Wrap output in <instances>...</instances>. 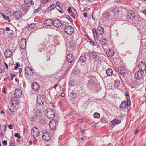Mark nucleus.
<instances>
[{
  "label": "nucleus",
  "instance_id": "f257e3e1",
  "mask_svg": "<svg viewBox=\"0 0 146 146\" xmlns=\"http://www.w3.org/2000/svg\"><path fill=\"white\" fill-rule=\"evenodd\" d=\"M92 31L95 39L97 38V35H102L104 33V29L101 26H98L96 30L95 29H93Z\"/></svg>",
  "mask_w": 146,
  "mask_h": 146
},
{
  "label": "nucleus",
  "instance_id": "f03ea898",
  "mask_svg": "<svg viewBox=\"0 0 146 146\" xmlns=\"http://www.w3.org/2000/svg\"><path fill=\"white\" fill-rule=\"evenodd\" d=\"M46 116L49 118H52L55 116V113L54 111L50 109H48L45 111Z\"/></svg>",
  "mask_w": 146,
  "mask_h": 146
},
{
  "label": "nucleus",
  "instance_id": "7ed1b4c3",
  "mask_svg": "<svg viewBox=\"0 0 146 146\" xmlns=\"http://www.w3.org/2000/svg\"><path fill=\"white\" fill-rule=\"evenodd\" d=\"M130 105V101H129V99H128L127 101L125 100L121 102L120 106V108L122 110H124L126 108L127 106L129 107Z\"/></svg>",
  "mask_w": 146,
  "mask_h": 146
},
{
  "label": "nucleus",
  "instance_id": "20e7f679",
  "mask_svg": "<svg viewBox=\"0 0 146 146\" xmlns=\"http://www.w3.org/2000/svg\"><path fill=\"white\" fill-rule=\"evenodd\" d=\"M44 100L45 98L43 95H40L37 96L36 102L38 105L43 104Z\"/></svg>",
  "mask_w": 146,
  "mask_h": 146
},
{
  "label": "nucleus",
  "instance_id": "39448f33",
  "mask_svg": "<svg viewBox=\"0 0 146 146\" xmlns=\"http://www.w3.org/2000/svg\"><path fill=\"white\" fill-rule=\"evenodd\" d=\"M13 18L15 19L18 20L21 18L22 16V13L21 11L16 10L13 13Z\"/></svg>",
  "mask_w": 146,
  "mask_h": 146
},
{
  "label": "nucleus",
  "instance_id": "423d86ee",
  "mask_svg": "<svg viewBox=\"0 0 146 146\" xmlns=\"http://www.w3.org/2000/svg\"><path fill=\"white\" fill-rule=\"evenodd\" d=\"M58 123L57 120H52L49 122V127L50 129L52 130H55L56 126Z\"/></svg>",
  "mask_w": 146,
  "mask_h": 146
},
{
  "label": "nucleus",
  "instance_id": "0eeeda50",
  "mask_svg": "<svg viewBox=\"0 0 146 146\" xmlns=\"http://www.w3.org/2000/svg\"><path fill=\"white\" fill-rule=\"evenodd\" d=\"M31 133L34 137H36L39 135L40 131L36 127H33L31 131Z\"/></svg>",
  "mask_w": 146,
  "mask_h": 146
},
{
  "label": "nucleus",
  "instance_id": "6e6552de",
  "mask_svg": "<svg viewBox=\"0 0 146 146\" xmlns=\"http://www.w3.org/2000/svg\"><path fill=\"white\" fill-rule=\"evenodd\" d=\"M65 32L67 35L71 34L74 31V29L73 27L70 26H66L64 29Z\"/></svg>",
  "mask_w": 146,
  "mask_h": 146
},
{
  "label": "nucleus",
  "instance_id": "1a4fd4ad",
  "mask_svg": "<svg viewBox=\"0 0 146 146\" xmlns=\"http://www.w3.org/2000/svg\"><path fill=\"white\" fill-rule=\"evenodd\" d=\"M71 66V64H68L67 63L65 62L64 63L62 64V68L63 70H64V74L66 73V72Z\"/></svg>",
  "mask_w": 146,
  "mask_h": 146
},
{
  "label": "nucleus",
  "instance_id": "9d476101",
  "mask_svg": "<svg viewBox=\"0 0 146 146\" xmlns=\"http://www.w3.org/2000/svg\"><path fill=\"white\" fill-rule=\"evenodd\" d=\"M51 137V134L47 132H44L42 135L43 140L45 141H48L50 139Z\"/></svg>",
  "mask_w": 146,
  "mask_h": 146
},
{
  "label": "nucleus",
  "instance_id": "9b49d317",
  "mask_svg": "<svg viewBox=\"0 0 146 146\" xmlns=\"http://www.w3.org/2000/svg\"><path fill=\"white\" fill-rule=\"evenodd\" d=\"M25 70V74L27 76H31L33 74V72L32 69L29 67H26Z\"/></svg>",
  "mask_w": 146,
  "mask_h": 146
},
{
  "label": "nucleus",
  "instance_id": "f8f14e48",
  "mask_svg": "<svg viewBox=\"0 0 146 146\" xmlns=\"http://www.w3.org/2000/svg\"><path fill=\"white\" fill-rule=\"evenodd\" d=\"M127 15L128 17L131 19H133L135 17V14L134 12L132 10L127 11Z\"/></svg>",
  "mask_w": 146,
  "mask_h": 146
},
{
  "label": "nucleus",
  "instance_id": "ddd939ff",
  "mask_svg": "<svg viewBox=\"0 0 146 146\" xmlns=\"http://www.w3.org/2000/svg\"><path fill=\"white\" fill-rule=\"evenodd\" d=\"M138 67L140 71L143 72L146 68V64L144 62H140L139 63Z\"/></svg>",
  "mask_w": 146,
  "mask_h": 146
},
{
  "label": "nucleus",
  "instance_id": "4468645a",
  "mask_svg": "<svg viewBox=\"0 0 146 146\" xmlns=\"http://www.w3.org/2000/svg\"><path fill=\"white\" fill-rule=\"evenodd\" d=\"M10 102L12 106L15 107L18 104V100L15 97H13L11 98Z\"/></svg>",
  "mask_w": 146,
  "mask_h": 146
},
{
  "label": "nucleus",
  "instance_id": "2eb2a0df",
  "mask_svg": "<svg viewBox=\"0 0 146 146\" xmlns=\"http://www.w3.org/2000/svg\"><path fill=\"white\" fill-rule=\"evenodd\" d=\"M143 72L139 70L135 73V76L137 80H140L142 78L143 76Z\"/></svg>",
  "mask_w": 146,
  "mask_h": 146
},
{
  "label": "nucleus",
  "instance_id": "dca6fc26",
  "mask_svg": "<svg viewBox=\"0 0 146 146\" xmlns=\"http://www.w3.org/2000/svg\"><path fill=\"white\" fill-rule=\"evenodd\" d=\"M68 95L70 100L74 101V99L76 98V93H74L73 91H71L68 92Z\"/></svg>",
  "mask_w": 146,
  "mask_h": 146
},
{
  "label": "nucleus",
  "instance_id": "f3484780",
  "mask_svg": "<svg viewBox=\"0 0 146 146\" xmlns=\"http://www.w3.org/2000/svg\"><path fill=\"white\" fill-rule=\"evenodd\" d=\"M52 24L55 27H59L61 26L62 23L60 20L59 19H57L55 20L53 22Z\"/></svg>",
  "mask_w": 146,
  "mask_h": 146
},
{
  "label": "nucleus",
  "instance_id": "a211bd4d",
  "mask_svg": "<svg viewBox=\"0 0 146 146\" xmlns=\"http://www.w3.org/2000/svg\"><path fill=\"white\" fill-rule=\"evenodd\" d=\"M30 5L27 4L25 3L23 4L21 6V8L23 11L25 12L26 13L29 9Z\"/></svg>",
  "mask_w": 146,
  "mask_h": 146
},
{
  "label": "nucleus",
  "instance_id": "6ab92c4d",
  "mask_svg": "<svg viewBox=\"0 0 146 146\" xmlns=\"http://www.w3.org/2000/svg\"><path fill=\"white\" fill-rule=\"evenodd\" d=\"M26 40L25 38L22 39L21 41L20 47L22 49H24L26 47Z\"/></svg>",
  "mask_w": 146,
  "mask_h": 146
},
{
  "label": "nucleus",
  "instance_id": "aec40b11",
  "mask_svg": "<svg viewBox=\"0 0 146 146\" xmlns=\"http://www.w3.org/2000/svg\"><path fill=\"white\" fill-rule=\"evenodd\" d=\"M96 79H90L88 80L87 83L88 86L89 87L90 86H95L96 84L95 83V80Z\"/></svg>",
  "mask_w": 146,
  "mask_h": 146
},
{
  "label": "nucleus",
  "instance_id": "412c9836",
  "mask_svg": "<svg viewBox=\"0 0 146 146\" xmlns=\"http://www.w3.org/2000/svg\"><path fill=\"white\" fill-rule=\"evenodd\" d=\"M14 94L16 97H19L21 96L22 91L19 89H16L15 90Z\"/></svg>",
  "mask_w": 146,
  "mask_h": 146
},
{
  "label": "nucleus",
  "instance_id": "4be33fe9",
  "mask_svg": "<svg viewBox=\"0 0 146 146\" xmlns=\"http://www.w3.org/2000/svg\"><path fill=\"white\" fill-rule=\"evenodd\" d=\"M32 88L34 90L37 91L39 90V85L37 83L34 82L32 85Z\"/></svg>",
  "mask_w": 146,
  "mask_h": 146
},
{
  "label": "nucleus",
  "instance_id": "5701e85b",
  "mask_svg": "<svg viewBox=\"0 0 146 146\" xmlns=\"http://www.w3.org/2000/svg\"><path fill=\"white\" fill-rule=\"evenodd\" d=\"M44 23L45 25L50 26L52 25L53 21L50 19H48L44 21Z\"/></svg>",
  "mask_w": 146,
  "mask_h": 146
},
{
  "label": "nucleus",
  "instance_id": "b1692460",
  "mask_svg": "<svg viewBox=\"0 0 146 146\" xmlns=\"http://www.w3.org/2000/svg\"><path fill=\"white\" fill-rule=\"evenodd\" d=\"M73 55L70 54H68L67 56V61L68 63H71L73 60Z\"/></svg>",
  "mask_w": 146,
  "mask_h": 146
},
{
  "label": "nucleus",
  "instance_id": "393cba45",
  "mask_svg": "<svg viewBox=\"0 0 146 146\" xmlns=\"http://www.w3.org/2000/svg\"><path fill=\"white\" fill-rule=\"evenodd\" d=\"M106 54L108 57H111L114 55V51L112 50H108L106 51Z\"/></svg>",
  "mask_w": 146,
  "mask_h": 146
},
{
  "label": "nucleus",
  "instance_id": "a878e982",
  "mask_svg": "<svg viewBox=\"0 0 146 146\" xmlns=\"http://www.w3.org/2000/svg\"><path fill=\"white\" fill-rule=\"evenodd\" d=\"M121 122L120 120L117 118H115L111 121L112 124L113 125L119 124Z\"/></svg>",
  "mask_w": 146,
  "mask_h": 146
},
{
  "label": "nucleus",
  "instance_id": "bb28decb",
  "mask_svg": "<svg viewBox=\"0 0 146 146\" xmlns=\"http://www.w3.org/2000/svg\"><path fill=\"white\" fill-rule=\"evenodd\" d=\"M93 56V58L94 61L98 63H100V62L101 59L97 55H94Z\"/></svg>",
  "mask_w": 146,
  "mask_h": 146
},
{
  "label": "nucleus",
  "instance_id": "cd10ccee",
  "mask_svg": "<svg viewBox=\"0 0 146 146\" xmlns=\"http://www.w3.org/2000/svg\"><path fill=\"white\" fill-rule=\"evenodd\" d=\"M118 71L122 75L124 74L125 72V69L123 67H119Z\"/></svg>",
  "mask_w": 146,
  "mask_h": 146
},
{
  "label": "nucleus",
  "instance_id": "c85d7f7f",
  "mask_svg": "<svg viewBox=\"0 0 146 146\" xmlns=\"http://www.w3.org/2000/svg\"><path fill=\"white\" fill-rule=\"evenodd\" d=\"M35 115L36 116H41L42 115V112L40 109H36L35 110Z\"/></svg>",
  "mask_w": 146,
  "mask_h": 146
},
{
  "label": "nucleus",
  "instance_id": "c756f323",
  "mask_svg": "<svg viewBox=\"0 0 146 146\" xmlns=\"http://www.w3.org/2000/svg\"><path fill=\"white\" fill-rule=\"evenodd\" d=\"M12 54V52L10 50L7 49L4 53V55L7 57H9L11 56Z\"/></svg>",
  "mask_w": 146,
  "mask_h": 146
},
{
  "label": "nucleus",
  "instance_id": "7c9ffc66",
  "mask_svg": "<svg viewBox=\"0 0 146 146\" xmlns=\"http://www.w3.org/2000/svg\"><path fill=\"white\" fill-rule=\"evenodd\" d=\"M106 73L108 76H110L113 74V71L111 68H109L106 70Z\"/></svg>",
  "mask_w": 146,
  "mask_h": 146
},
{
  "label": "nucleus",
  "instance_id": "2f4dec72",
  "mask_svg": "<svg viewBox=\"0 0 146 146\" xmlns=\"http://www.w3.org/2000/svg\"><path fill=\"white\" fill-rule=\"evenodd\" d=\"M86 61V58L83 56H81L78 60V62L80 63L84 62Z\"/></svg>",
  "mask_w": 146,
  "mask_h": 146
},
{
  "label": "nucleus",
  "instance_id": "473e14b6",
  "mask_svg": "<svg viewBox=\"0 0 146 146\" xmlns=\"http://www.w3.org/2000/svg\"><path fill=\"white\" fill-rule=\"evenodd\" d=\"M56 5L55 4H52L48 8L45 10L46 12H48L49 10L53 9L56 7Z\"/></svg>",
  "mask_w": 146,
  "mask_h": 146
},
{
  "label": "nucleus",
  "instance_id": "72a5a7b5",
  "mask_svg": "<svg viewBox=\"0 0 146 146\" xmlns=\"http://www.w3.org/2000/svg\"><path fill=\"white\" fill-rule=\"evenodd\" d=\"M101 43L104 45H106L107 44V40L106 38H102L100 40Z\"/></svg>",
  "mask_w": 146,
  "mask_h": 146
},
{
  "label": "nucleus",
  "instance_id": "f704fd0d",
  "mask_svg": "<svg viewBox=\"0 0 146 146\" xmlns=\"http://www.w3.org/2000/svg\"><path fill=\"white\" fill-rule=\"evenodd\" d=\"M93 116L95 118H99L100 117V114L97 112H95Z\"/></svg>",
  "mask_w": 146,
  "mask_h": 146
},
{
  "label": "nucleus",
  "instance_id": "c9c22d12",
  "mask_svg": "<svg viewBox=\"0 0 146 146\" xmlns=\"http://www.w3.org/2000/svg\"><path fill=\"white\" fill-rule=\"evenodd\" d=\"M35 24L33 23H32L31 24L29 25L28 26H27V28L28 29H29V30L30 29H34L35 26Z\"/></svg>",
  "mask_w": 146,
  "mask_h": 146
},
{
  "label": "nucleus",
  "instance_id": "e433bc0d",
  "mask_svg": "<svg viewBox=\"0 0 146 146\" xmlns=\"http://www.w3.org/2000/svg\"><path fill=\"white\" fill-rule=\"evenodd\" d=\"M107 119L104 117L102 118L100 120V122L102 123L105 124L107 122Z\"/></svg>",
  "mask_w": 146,
  "mask_h": 146
},
{
  "label": "nucleus",
  "instance_id": "4c0bfd02",
  "mask_svg": "<svg viewBox=\"0 0 146 146\" xmlns=\"http://www.w3.org/2000/svg\"><path fill=\"white\" fill-rule=\"evenodd\" d=\"M120 82L119 81H116L114 83V86L116 88H117L119 85Z\"/></svg>",
  "mask_w": 146,
  "mask_h": 146
},
{
  "label": "nucleus",
  "instance_id": "58836bf2",
  "mask_svg": "<svg viewBox=\"0 0 146 146\" xmlns=\"http://www.w3.org/2000/svg\"><path fill=\"white\" fill-rule=\"evenodd\" d=\"M5 32V31L4 29L0 28V35H4Z\"/></svg>",
  "mask_w": 146,
  "mask_h": 146
},
{
  "label": "nucleus",
  "instance_id": "ea45409f",
  "mask_svg": "<svg viewBox=\"0 0 146 146\" xmlns=\"http://www.w3.org/2000/svg\"><path fill=\"white\" fill-rule=\"evenodd\" d=\"M2 16L5 20L9 22H10V20L9 19L8 17H7L5 15H3Z\"/></svg>",
  "mask_w": 146,
  "mask_h": 146
},
{
  "label": "nucleus",
  "instance_id": "a19ab883",
  "mask_svg": "<svg viewBox=\"0 0 146 146\" xmlns=\"http://www.w3.org/2000/svg\"><path fill=\"white\" fill-rule=\"evenodd\" d=\"M87 77L88 78H90V79H96V76L92 75L90 74Z\"/></svg>",
  "mask_w": 146,
  "mask_h": 146
},
{
  "label": "nucleus",
  "instance_id": "79ce46f5",
  "mask_svg": "<svg viewBox=\"0 0 146 146\" xmlns=\"http://www.w3.org/2000/svg\"><path fill=\"white\" fill-rule=\"evenodd\" d=\"M39 119L40 122H42V124L45 123V118L44 117H42L41 118H40Z\"/></svg>",
  "mask_w": 146,
  "mask_h": 146
},
{
  "label": "nucleus",
  "instance_id": "37998d69",
  "mask_svg": "<svg viewBox=\"0 0 146 146\" xmlns=\"http://www.w3.org/2000/svg\"><path fill=\"white\" fill-rule=\"evenodd\" d=\"M132 85L133 86H137L138 85V83L137 81H132Z\"/></svg>",
  "mask_w": 146,
  "mask_h": 146
},
{
  "label": "nucleus",
  "instance_id": "c03bdc74",
  "mask_svg": "<svg viewBox=\"0 0 146 146\" xmlns=\"http://www.w3.org/2000/svg\"><path fill=\"white\" fill-rule=\"evenodd\" d=\"M42 9L41 8V7H38V8L35 9L34 10V13H37L38 12H39V11H40L41 10H42Z\"/></svg>",
  "mask_w": 146,
  "mask_h": 146
},
{
  "label": "nucleus",
  "instance_id": "a18cd8bd",
  "mask_svg": "<svg viewBox=\"0 0 146 146\" xmlns=\"http://www.w3.org/2000/svg\"><path fill=\"white\" fill-rule=\"evenodd\" d=\"M20 65L19 63H16V65L15 67V68L14 69H17L20 66Z\"/></svg>",
  "mask_w": 146,
  "mask_h": 146
},
{
  "label": "nucleus",
  "instance_id": "49530a36",
  "mask_svg": "<svg viewBox=\"0 0 146 146\" xmlns=\"http://www.w3.org/2000/svg\"><path fill=\"white\" fill-rule=\"evenodd\" d=\"M14 136L16 137L18 139H20L21 138V137L20 136V135H19V134L18 133H15L14 134Z\"/></svg>",
  "mask_w": 146,
  "mask_h": 146
},
{
  "label": "nucleus",
  "instance_id": "de8ad7c7",
  "mask_svg": "<svg viewBox=\"0 0 146 146\" xmlns=\"http://www.w3.org/2000/svg\"><path fill=\"white\" fill-rule=\"evenodd\" d=\"M31 1V0H24L25 3L30 5V2Z\"/></svg>",
  "mask_w": 146,
  "mask_h": 146
},
{
  "label": "nucleus",
  "instance_id": "09e8293b",
  "mask_svg": "<svg viewBox=\"0 0 146 146\" xmlns=\"http://www.w3.org/2000/svg\"><path fill=\"white\" fill-rule=\"evenodd\" d=\"M66 18L67 19L69 20L70 21V22H73V20L70 17L68 16L67 15L66 16Z\"/></svg>",
  "mask_w": 146,
  "mask_h": 146
},
{
  "label": "nucleus",
  "instance_id": "8fccbe9b",
  "mask_svg": "<svg viewBox=\"0 0 146 146\" xmlns=\"http://www.w3.org/2000/svg\"><path fill=\"white\" fill-rule=\"evenodd\" d=\"M125 96H126V98L127 99V100L129 99V101L130 102V98L129 94L127 93H126L125 94Z\"/></svg>",
  "mask_w": 146,
  "mask_h": 146
},
{
  "label": "nucleus",
  "instance_id": "3c124183",
  "mask_svg": "<svg viewBox=\"0 0 146 146\" xmlns=\"http://www.w3.org/2000/svg\"><path fill=\"white\" fill-rule=\"evenodd\" d=\"M69 85L70 86H74V84L73 82H72V81H70L69 82Z\"/></svg>",
  "mask_w": 146,
  "mask_h": 146
},
{
  "label": "nucleus",
  "instance_id": "603ef678",
  "mask_svg": "<svg viewBox=\"0 0 146 146\" xmlns=\"http://www.w3.org/2000/svg\"><path fill=\"white\" fill-rule=\"evenodd\" d=\"M2 144L5 146L7 145V141L6 140L2 141Z\"/></svg>",
  "mask_w": 146,
  "mask_h": 146
},
{
  "label": "nucleus",
  "instance_id": "864d4df0",
  "mask_svg": "<svg viewBox=\"0 0 146 146\" xmlns=\"http://www.w3.org/2000/svg\"><path fill=\"white\" fill-rule=\"evenodd\" d=\"M88 42L92 45H94V42L91 40V39L89 40Z\"/></svg>",
  "mask_w": 146,
  "mask_h": 146
},
{
  "label": "nucleus",
  "instance_id": "5fc2aeb1",
  "mask_svg": "<svg viewBox=\"0 0 146 146\" xmlns=\"http://www.w3.org/2000/svg\"><path fill=\"white\" fill-rule=\"evenodd\" d=\"M8 128L11 129H12L13 128V125L12 124H10L8 126Z\"/></svg>",
  "mask_w": 146,
  "mask_h": 146
},
{
  "label": "nucleus",
  "instance_id": "6e6d98bb",
  "mask_svg": "<svg viewBox=\"0 0 146 146\" xmlns=\"http://www.w3.org/2000/svg\"><path fill=\"white\" fill-rule=\"evenodd\" d=\"M71 7H69L67 9V11L69 13H70L72 12V11L71 10Z\"/></svg>",
  "mask_w": 146,
  "mask_h": 146
},
{
  "label": "nucleus",
  "instance_id": "4d7b16f0",
  "mask_svg": "<svg viewBox=\"0 0 146 146\" xmlns=\"http://www.w3.org/2000/svg\"><path fill=\"white\" fill-rule=\"evenodd\" d=\"M59 86V83H57L54 86L53 88L56 89V87Z\"/></svg>",
  "mask_w": 146,
  "mask_h": 146
},
{
  "label": "nucleus",
  "instance_id": "13d9d810",
  "mask_svg": "<svg viewBox=\"0 0 146 146\" xmlns=\"http://www.w3.org/2000/svg\"><path fill=\"white\" fill-rule=\"evenodd\" d=\"M3 71V68L1 67L0 66V74L2 73Z\"/></svg>",
  "mask_w": 146,
  "mask_h": 146
},
{
  "label": "nucleus",
  "instance_id": "bf43d9fd",
  "mask_svg": "<svg viewBox=\"0 0 146 146\" xmlns=\"http://www.w3.org/2000/svg\"><path fill=\"white\" fill-rule=\"evenodd\" d=\"M15 76V74H11V80H13V79Z\"/></svg>",
  "mask_w": 146,
  "mask_h": 146
},
{
  "label": "nucleus",
  "instance_id": "052dcab7",
  "mask_svg": "<svg viewBox=\"0 0 146 146\" xmlns=\"http://www.w3.org/2000/svg\"><path fill=\"white\" fill-rule=\"evenodd\" d=\"M87 13L86 12L84 13L83 14V16L85 17H87Z\"/></svg>",
  "mask_w": 146,
  "mask_h": 146
},
{
  "label": "nucleus",
  "instance_id": "680f3d73",
  "mask_svg": "<svg viewBox=\"0 0 146 146\" xmlns=\"http://www.w3.org/2000/svg\"><path fill=\"white\" fill-rule=\"evenodd\" d=\"M5 30L7 31H9L10 30V29L9 27H6L5 28Z\"/></svg>",
  "mask_w": 146,
  "mask_h": 146
},
{
  "label": "nucleus",
  "instance_id": "e2e57ef3",
  "mask_svg": "<svg viewBox=\"0 0 146 146\" xmlns=\"http://www.w3.org/2000/svg\"><path fill=\"white\" fill-rule=\"evenodd\" d=\"M61 96L62 97H64L65 96V94L64 93L62 92L61 94Z\"/></svg>",
  "mask_w": 146,
  "mask_h": 146
},
{
  "label": "nucleus",
  "instance_id": "0e129e2a",
  "mask_svg": "<svg viewBox=\"0 0 146 146\" xmlns=\"http://www.w3.org/2000/svg\"><path fill=\"white\" fill-rule=\"evenodd\" d=\"M19 72L20 73H21L22 72V69L20 68H19Z\"/></svg>",
  "mask_w": 146,
  "mask_h": 146
},
{
  "label": "nucleus",
  "instance_id": "69168bd1",
  "mask_svg": "<svg viewBox=\"0 0 146 146\" xmlns=\"http://www.w3.org/2000/svg\"><path fill=\"white\" fill-rule=\"evenodd\" d=\"M56 96L55 95L53 96H52V98L53 99H56Z\"/></svg>",
  "mask_w": 146,
  "mask_h": 146
},
{
  "label": "nucleus",
  "instance_id": "338daca9",
  "mask_svg": "<svg viewBox=\"0 0 146 146\" xmlns=\"http://www.w3.org/2000/svg\"><path fill=\"white\" fill-rule=\"evenodd\" d=\"M30 3L32 5H33L34 4L33 1L32 0H31V1L30 2Z\"/></svg>",
  "mask_w": 146,
  "mask_h": 146
},
{
  "label": "nucleus",
  "instance_id": "774afa93",
  "mask_svg": "<svg viewBox=\"0 0 146 146\" xmlns=\"http://www.w3.org/2000/svg\"><path fill=\"white\" fill-rule=\"evenodd\" d=\"M138 130L137 129H136L135 131L134 132V133L135 134H137V132H138Z\"/></svg>",
  "mask_w": 146,
  "mask_h": 146
}]
</instances>
